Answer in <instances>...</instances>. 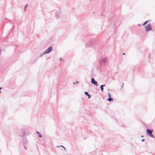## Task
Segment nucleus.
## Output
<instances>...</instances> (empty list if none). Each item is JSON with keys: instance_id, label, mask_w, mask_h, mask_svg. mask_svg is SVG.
I'll return each instance as SVG.
<instances>
[{"instance_id": "nucleus-11", "label": "nucleus", "mask_w": 155, "mask_h": 155, "mask_svg": "<svg viewBox=\"0 0 155 155\" xmlns=\"http://www.w3.org/2000/svg\"><path fill=\"white\" fill-rule=\"evenodd\" d=\"M37 133L38 134V135H39V134H40V133L39 132H38L37 131Z\"/></svg>"}, {"instance_id": "nucleus-5", "label": "nucleus", "mask_w": 155, "mask_h": 155, "mask_svg": "<svg viewBox=\"0 0 155 155\" xmlns=\"http://www.w3.org/2000/svg\"><path fill=\"white\" fill-rule=\"evenodd\" d=\"M85 95H87L88 96V98H90V95L87 92H85Z\"/></svg>"}, {"instance_id": "nucleus-1", "label": "nucleus", "mask_w": 155, "mask_h": 155, "mask_svg": "<svg viewBox=\"0 0 155 155\" xmlns=\"http://www.w3.org/2000/svg\"><path fill=\"white\" fill-rule=\"evenodd\" d=\"M147 132L148 135L152 137H154L153 135L152 134V131L151 130L147 129Z\"/></svg>"}, {"instance_id": "nucleus-3", "label": "nucleus", "mask_w": 155, "mask_h": 155, "mask_svg": "<svg viewBox=\"0 0 155 155\" xmlns=\"http://www.w3.org/2000/svg\"><path fill=\"white\" fill-rule=\"evenodd\" d=\"M52 50V48L51 47L47 49L44 52L45 54H46L49 53Z\"/></svg>"}, {"instance_id": "nucleus-8", "label": "nucleus", "mask_w": 155, "mask_h": 155, "mask_svg": "<svg viewBox=\"0 0 155 155\" xmlns=\"http://www.w3.org/2000/svg\"><path fill=\"white\" fill-rule=\"evenodd\" d=\"M148 21H145L143 24V25H144L147 24V23Z\"/></svg>"}, {"instance_id": "nucleus-6", "label": "nucleus", "mask_w": 155, "mask_h": 155, "mask_svg": "<svg viewBox=\"0 0 155 155\" xmlns=\"http://www.w3.org/2000/svg\"><path fill=\"white\" fill-rule=\"evenodd\" d=\"M105 86V85H102L101 86V91H103V89H104V88H103V87L104 86Z\"/></svg>"}, {"instance_id": "nucleus-13", "label": "nucleus", "mask_w": 155, "mask_h": 155, "mask_svg": "<svg viewBox=\"0 0 155 155\" xmlns=\"http://www.w3.org/2000/svg\"><path fill=\"white\" fill-rule=\"evenodd\" d=\"M144 139L143 140H142V141H144Z\"/></svg>"}, {"instance_id": "nucleus-10", "label": "nucleus", "mask_w": 155, "mask_h": 155, "mask_svg": "<svg viewBox=\"0 0 155 155\" xmlns=\"http://www.w3.org/2000/svg\"><path fill=\"white\" fill-rule=\"evenodd\" d=\"M39 136L40 137H41V135L40 134L39 135Z\"/></svg>"}, {"instance_id": "nucleus-14", "label": "nucleus", "mask_w": 155, "mask_h": 155, "mask_svg": "<svg viewBox=\"0 0 155 155\" xmlns=\"http://www.w3.org/2000/svg\"><path fill=\"white\" fill-rule=\"evenodd\" d=\"M125 53H123V55H125Z\"/></svg>"}, {"instance_id": "nucleus-17", "label": "nucleus", "mask_w": 155, "mask_h": 155, "mask_svg": "<svg viewBox=\"0 0 155 155\" xmlns=\"http://www.w3.org/2000/svg\"><path fill=\"white\" fill-rule=\"evenodd\" d=\"M1 93V91H0V93Z\"/></svg>"}, {"instance_id": "nucleus-12", "label": "nucleus", "mask_w": 155, "mask_h": 155, "mask_svg": "<svg viewBox=\"0 0 155 155\" xmlns=\"http://www.w3.org/2000/svg\"><path fill=\"white\" fill-rule=\"evenodd\" d=\"M78 81H76V84H78Z\"/></svg>"}, {"instance_id": "nucleus-15", "label": "nucleus", "mask_w": 155, "mask_h": 155, "mask_svg": "<svg viewBox=\"0 0 155 155\" xmlns=\"http://www.w3.org/2000/svg\"><path fill=\"white\" fill-rule=\"evenodd\" d=\"M26 6H27V5H26L25 6V8L26 7Z\"/></svg>"}, {"instance_id": "nucleus-9", "label": "nucleus", "mask_w": 155, "mask_h": 155, "mask_svg": "<svg viewBox=\"0 0 155 155\" xmlns=\"http://www.w3.org/2000/svg\"><path fill=\"white\" fill-rule=\"evenodd\" d=\"M108 96H109V98H110V97H111V95H110V94L109 93H108Z\"/></svg>"}, {"instance_id": "nucleus-7", "label": "nucleus", "mask_w": 155, "mask_h": 155, "mask_svg": "<svg viewBox=\"0 0 155 155\" xmlns=\"http://www.w3.org/2000/svg\"><path fill=\"white\" fill-rule=\"evenodd\" d=\"M107 100L111 102V101H113V100L112 98H109Z\"/></svg>"}, {"instance_id": "nucleus-4", "label": "nucleus", "mask_w": 155, "mask_h": 155, "mask_svg": "<svg viewBox=\"0 0 155 155\" xmlns=\"http://www.w3.org/2000/svg\"><path fill=\"white\" fill-rule=\"evenodd\" d=\"M91 82L94 84L96 85V86H98V84L96 81H95L94 79L92 78L91 80Z\"/></svg>"}, {"instance_id": "nucleus-2", "label": "nucleus", "mask_w": 155, "mask_h": 155, "mask_svg": "<svg viewBox=\"0 0 155 155\" xmlns=\"http://www.w3.org/2000/svg\"><path fill=\"white\" fill-rule=\"evenodd\" d=\"M145 28L147 32L149 30H152V28L150 24H148L147 26H145Z\"/></svg>"}, {"instance_id": "nucleus-16", "label": "nucleus", "mask_w": 155, "mask_h": 155, "mask_svg": "<svg viewBox=\"0 0 155 155\" xmlns=\"http://www.w3.org/2000/svg\"><path fill=\"white\" fill-rule=\"evenodd\" d=\"M2 87H1H1H0V90L1 89H2Z\"/></svg>"}]
</instances>
